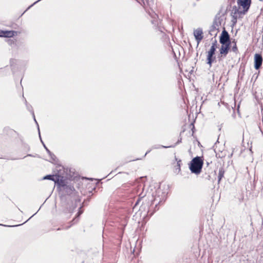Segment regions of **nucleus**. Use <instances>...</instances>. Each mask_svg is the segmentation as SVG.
Wrapping results in <instances>:
<instances>
[{
    "instance_id": "obj_1",
    "label": "nucleus",
    "mask_w": 263,
    "mask_h": 263,
    "mask_svg": "<svg viewBox=\"0 0 263 263\" xmlns=\"http://www.w3.org/2000/svg\"><path fill=\"white\" fill-rule=\"evenodd\" d=\"M238 8L234 6L233 11L234 14L244 15L247 13L250 9L251 4V0H237Z\"/></svg>"
},
{
    "instance_id": "obj_2",
    "label": "nucleus",
    "mask_w": 263,
    "mask_h": 263,
    "mask_svg": "<svg viewBox=\"0 0 263 263\" xmlns=\"http://www.w3.org/2000/svg\"><path fill=\"white\" fill-rule=\"evenodd\" d=\"M203 163V162L201 157L197 156L191 161L189 166L190 170L192 173L199 174L201 171Z\"/></svg>"
},
{
    "instance_id": "obj_3",
    "label": "nucleus",
    "mask_w": 263,
    "mask_h": 263,
    "mask_svg": "<svg viewBox=\"0 0 263 263\" xmlns=\"http://www.w3.org/2000/svg\"><path fill=\"white\" fill-rule=\"evenodd\" d=\"M217 42L216 40H215L214 42L212 43V45L211 47L210 50L208 51V55H207V64L209 65L211 67L212 66V64L214 61L215 58L214 57V55L215 54L216 49L217 48Z\"/></svg>"
},
{
    "instance_id": "obj_4",
    "label": "nucleus",
    "mask_w": 263,
    "mask_h": 263,
    "mask_svg": "<svg viewBox=\"0 0 263 263\" xmlns=\"http://www.w3.org/2000/svg\"><path fill=\"white\" fill-rule=\"evenodd\" d=\"M55 183L60 190H62L63 187H65L68 182L66 177L62 176L60 175H56Z\"/></svg>"
},
{
    "instance_id": "obj_5",
    "label": "nucleus",
    "mask_w": 263,
    "mask_h": 263,
    "mask_svg": "<svg viewBox=\"0 0 263 263\" xmlns=\"http://www.w3.org/2000/svg\"><path fill=\"white\" fill-rule=\"evenodd\" d=\"M219 42L221 44H226L228 43L231 44L230 35L225 29L222 31L220 36Z\"/></svg>"
},
{
    "instance_id": "obj_6",
    "label": "nucleus",
    "mask_w": 263,
    "mask_h": 263,
    "mask_svg": "<svg viewBox=\"0 0 263 263\" xmlns=\"http://www.w3.org/2000/svg\"><path fill=\"white\" fill-rule=\"evenodd\" d=\"M262 62V58L261 54L256 53L254 56V67L256 69H258L261 66Z\"/></svg>"
},
{
    "instance_id": "obj_7",
    "label": "nucleus",
    "mask_w": 263,
    "mask_h": 263,
    "mask_svg": "<svg viewBox=\"0 0 263 263\" xmlns=\"http://www.w3.org/2000/svg\"><path fill=\"white\" fill-rule=\"evenodd\" d=\"M218 23L215 21L209 30V34L212 36H216L218 32Z\"/></svg>"
},
{
    "instance_id": "obj_8",
    "label": "nucleus",
    "mask_w": 263,
    "mask_h": 263,
    "mask_svg": "<svg viewBox=\"0 0 263 263\" xmlns=\"http://www.w3.org/2000/svg\"><path fill=\"white\" fill-rule=\"evenodd\" d=\"M203 32L201 28H198L194 31V35L195 36V39L197 42L198 44L203 39Z\"/></svg>"
},
{
    "instance_id": "obj_9",
    "label": "nucleus",
    "mask_w": 263,
    "mask_h": 263,
    "mask_svg": "<svg viewBox=\"0 0 263 263\" xmlns=\"http://www.w3.org/2000/svg\"><path fill=\"white\" fill-rule=\"evenodd\" d=\"M221 46L220 48L219 51L221 55H223L224 56H226V55L228 53L229 51L230 48V44L229 43L226 44H221Z\"/></svg>"
},
{
    "instance_id": "obj_10",
    "label": "nucleus",
    "mask_w": 263,
    "mask_h": 263,
    "mask_svg": "<svg viewBox=\"0 0 263 263\" xmlns=\"http://www.w3.org/2000/svg\"><path fill=\"white\" fill-rule=\"evenodd\" d=\"M2 37H11L14 35L15 32L14 31H2Z\"/></svg>"
},
{
    "instance_id": "obj_11",
    "label": "nucleus",
    "mask_w": 263,
    "mask_h": 263,
    "mask_svg": "<svg viewBox=\"0 0 263 263\" xmlns=\"http://www.w3.org/2000/svg\"><path fill=\"white\" fill-rule=\"evenodd\" d=\"M61 190L65 191L68 194H70L74 190V187L73 186L68 183L65 187H63Z\"/></svg>"
},
{
    "instance_id": "obj_12",
    "label": "nucleus",
    "mask_w": 263,
    "mask_h": 263,
    "mask_svg": "<svg viewBox=\"0 0 263 263\" xmlns=\"http://www.w3.org/2000/svg\"><path fill=\"white\" fill-rule=\"evenodd\" d=\"M175 159H176V160L177 161V167L175 170V173L176 174H178L180 172V170H181L180 165H181V160H178L177 158H176Z\"/></svg>"
},
{
    "instance_id": "obj_13",
    "label": "nucleus",
    "mask_w": 263,
    "mask_h": 263,
    "mask_svg": "<svg viewBox=\"0 0 263 263\" xmlns=\"http://www.w3.org/2000/svg\"><path fill=\"white\" fill-rule=\"evenodd\" d=\"M44 179H48V180H51L55 182V179H56V175H46L43 178Z\"/></svg>"
},
{
    "instance_id": "obj_14",
    "label": "nucleus",
    "mask_w": 263,
    "mask_h": 263,
    "mask_svg": "<svg viewBox=\"0 0 263 263\" xmlns=\"http://www.w3.org/2000/svg\"><path fill=\"white\" fill-rule=\"evenodd\" d=\"M43 145H44V146L45 147V148L46 149L47 152L48 153V154L49 155V156L51 157V158L52 160H55V156H54V154H53L47 148V147L45 146V145L43 143Z\"/></svg>"
},
{
    "instance_id": "obj_15",
    "label": "nucleus",
    "mask_w": 263,
    "mask_h": 263,
    "mask_svg": "<svg viewBox=\"0 0 263 263\" xmlns=\"http://www.w3.org/2000/svg\"><path fill=\"white\" fill-rule=\"evenodd\" d=\"M224 172L222 170H219V173H218V182L220 181L221 178L223 177Z\"/></svg>"
},
{
    "instance_id": "obj_16",
    "label": "nucleus",
    "mask_w": 263,
    "mask_h": 263,
    "mask_svg": "<svg viewBox=\"0 0 263 263\" xmlns=\"http://www.w3.org/2000/svg\"><path fill=\"white\" fill-rule=\"evenodd\" d=\"M181 141V139H180V140H178L177 142L175 145H171V146H167L161 145L160 147H163V148L174 147L177 144L180 143Z\"/></svg>"
},
{
    "instance_id": "obj_17",
    "label": "nucleus",
    "mask_w": 263,
    "mask_h": 263,
    "mask_svg": "<svg viewBox=\"0 0 263 263\" xmlns=\"http://www.w3.org/2000/svg\"><path fill=\"white\" fill-rule=\"evenodd\" d=\"M145 196V194H143V193H141L140 195H139V199L137 200V201H136V203L135 204V205H137V204H138L140 200L141 199H142V198H143L144 196Z\"/></svg>"
},
{
    "instance_id": "obj_18",
    "label": "nucleus",
    "mask_w": 263,
    "mask_h": 263,
    "mask_svg": "<svg viewBox=\"0 0 263 263\" xmlns=\"http://www.w3.org/2000/svg\"><path fill=\"white\" fill-rule=\"evenodd\" d=\"M232 50L234 52H236L237 51V48L236 44H235V45L232 47Z\"/></svg>"
},
{
    "instance_id": "obj_19",
    "label": "nucleus",
    "mask_w": 263,
    "mask_h": 263,
    "mask_svg": "<svg viewBox=\"0 0 263 263\" xmlns=\"http://www.w3.org/2000/svg\"><path fill=\"white\" fill-rule=\"evenodd\" d=\"M32 115H33V116L34 120L35 122H36V123L37 124V122H36V120H35V116H34V112H32Z\"/></svg>"
},
{
    "instance_id": "obj_20",
    "label": "nucleus",
    "mask_w": 263,
    "mask_h": 263,
    "mask_svg": "<svg viewBox=\"0 0 263 263\" xmlns=\"http://www.w3.org/2000/svg\"><path fill=\"white\" fill-rule=\"evenodd\" d=\"M37 126H39V125L37 124ZM38 130H39V135H40V129H39V127H38ZM40 137H41V136H40ZM40 139H41V138H40ZM41 140H42V139H41ZM41 142L43 143V141H41Z\"/></svg>"
},
{
    "instance_id": "obj_21",
    "label": "nucleus",
    "mask_w": 263,
    "mask_h": 263,
    "mask_svg": "<svg viewBox=\"0 0 263 263\" xmlns=\"http://www.w3.org/2000/svg\"><path fill=\"white\" fill-rule=\"evenodd\" d=\"M150 151H151V150L148 151L145 153V155H144V157H145V156H146V155L148 153H149V152H150Z\"/></svg>"
},
{
    "instance_id": "obj_22",
    "label": "nucleus",
    "mask_w": 263,
    "mask_h": 263,
    "mask_svg": "<svg viewBox=\"0 0 263 263\" xmlns=\"http://www.w3.org/2000/svg\"><path fill=\"white\" fill-rule=\"evenodd\" d=\"M21 224H17V225H16V226H13L12 227H17V226H21ZM7 227H10L9 226H7Z\"/></svg>"
},
{
    "instance_id": "obj_23",
    "label": "nucleus",
    "mask_w": 263,
    "mask_h": 263,
    "mask_svg": "<svg viewBox=\"0 0 263 263\" xmlns=\"http://www.w3.org/2000/svg\"><path fill=\"white\" fill-rule=\"evenodd\" d=\"M2 31H1V30H0V37H2Z\"/></svg>"
},
{
    "instance_id": "obj_24",
    "label": "nucleus",
    "mask_w": 263,
    "mask_h": 263,
    "mask_svg": "<svg viewBox=\"0 0 263 263\" xmlns=\"http://www.w3.org/2000/svg\"><path fill=\"white\" fill-rule=\"evenodd\" d=\"M153 148H155V149H156V148H158V147H157L156 146H154L153 147Z\"/></svg>"
},
{
    "instance_id": "obj_25",
    "label": "nucleus",
    "mask_w": 263,
    "mask_h": 263,
    "mask_svg": "<svg viewBox=\"0 0 263 263\" xmlns=\"http://www.w3.org/2000/svg\"><path fill=\"white\" fill-rule=\"evenodd\" d=\"M78 215H79L80 214H81V212L80 211L79 212V213H78Z\"/></svg>"
},
{
    "instance_id": "obj_26",
    "label": "nucleus",
    "mask_w": 263,
    "mask_h": 263,
    "mask_svg": "<svg viewBox=\"0 0 263 263\" xmlns=\"http://www.w3.org/2000/svg\"><path fill=\"white\" fill-rule=\"evenodd\" d=\"M36 213H35L34 214H33V215L30 217L31 218L32 216H34V215Z\"/></svg>"
},
{
    "instance_id": "obj_27",
    "label": "nucleus",
    "mask_w": 263,
    "mask_h": 263,
    "mask_svg": "<svg viewBox=\"0 0 263 263\" xmlns=\"http://www.w3.org/2000/svg\"><path fill=\"white\" fill-rule=\"evenodd\" d=\"M30 218H30L29 219H28L27 221H29Z\"/></svg>"
},
{
    "instance_id": "obj_28",
    "label": "nucleus",
    "mask_w": 263,
    "mask_h": 263,
    "mask_svg": "<svg viewBox=\"0 0 263 263\" xmlns=\"http://www.w3.org/2000/svg\"><path fill=\"white\" fill-rule=\"evenodd\" d=\"M30 218H30L29 219H28L27 221H29Z\"/></svg>"
},
{
    "instance_id": "obj_29",
    "label": "nucleus",
    "mask_w": 263,
    "mask_h": 263,
    "mask_svg": "<svg viewBox=\"0 0 263 263\" xmlns=\"http://www.w3.org/2000/svg\"><path fill=\"white\" fill-rule=\"evenodd\" d=\"M140 159L137 158L136 160H140Z\"/></svg>"
},
{
    "instance_id": "obj_30",
    "label": "nucleus",
    "mask_w": 263,
    "mask_h": 263,
    "mask_svg": "<svg viewBox=\"0 0 263 263\" xmlns=\"http://www.w3.org/2000/svg\"><path fill=\"white\" fill-rule=\"evenodd\" d=\"M259 1H262L263 0H259Z\"/></svg>"
}]
</instances>
